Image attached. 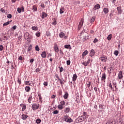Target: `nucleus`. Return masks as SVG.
I'll return each instance as SVG.
<instances>
[{"label":"nucleus","mask_w":124,"mask_h":124,"mask_svg":"<svg viewBox=\"0 0 124 124\" xmlns=\"http://www.w3.org/2000/svg\"><path fill=\"white\" fill-rule=\"evenodd\" d=\"M84 121H86V117H81V116H80L76 119V123L78 124V123H82V122H84Z\"/></svg>","instance_id":"2"},{"label":"nucleus","mask_w":124,"mask_h":124,"mask_svg":"<svg viewBox=\"0 0 124 124\" xmlns=\"http://www.w3.org/2000/svg\"><path fill=\"white\" fill-rule=\"evenodd\" d=\"M12 21H8L7 22H5L3 24V27H5L6 26H8V25H9L10 23H11Z\"/></svg>","instance_id":"33"},{"label":"nucleus","mask_w":124,"mask_h":124,"mask_svg":"<svg viewBox=\"0 0 124 124\" xmlns=\"http://www.w3.org/2000/svg\"><path fill=\"white\" fill-rule=\"evenodd\" d=\"M70 60H68L66 62V64L67 65H70Z\"/></svg>","instance_id":"56"},{"label":"nucleus","mask_w":124,"mask_h":124,"mask_svg":"<svg viewBox=\"0 0 124 124\" xmlns=\"http://www.w3.org/2000/svg\"><path fill=\"white\" fill-rule=\"evenodd\" d=\"M38 95L39 97L40 102H42V97L41 96V94L40 93H38Z\"/></svg>","instance_id":"31"},{"label":"nucleus","mask_w":124,"mask_h":124,"mask_svg":"<svg viewBox=\"0 0 124 124\" xmlns=\"http://www.w3.org/2000/svg\"><path fill=\"white\" fill-rule=\"evenodd\" d=\"M69 111H70V108H66L65 109H64V113H69Z\"/></svg>","instance_id":"25"},{"label":"nucleus","mask_w":124,"mask_h":124,"mask_svg":"<svg viewBox=\"0 0 124 124\" xmlns=\"http://www.w3.org/2000/svg\"><path fill=\"white\" fill-rule=\"evenodd\" d=\"M36 124H40L41 123V120L40 119H37L36 120Z\"/></svg>","instance_id":"42"},{"label":"nucleus","mask_w":124,"mask_h":124,"mask_svg":"<svg viewBox=\"0 0 124 124\" xmlns=\"http://www.w3.org/2000/svg\"><path fill=\"white\" fill-rule=\"evenodd\" d=\"M64 48L65 49H68L69 50H71V46H70V45H65L64 46Z\"/></svg>","instance_id":"21"},{"label":"nucleus","mask_w":124,"mask_h":124,"mask_svg":"<svg viewBox=\"0 0 124 124\" xmlns=\"http://www.w3.org/2000/svg\"><path fill=\"white\" fill-rule=\"evenodd\" d=\"M17 82L19 84V85H21L22 84V81L20 80V78H18Z\"/></svg>","instance_id":"53"},{"label":"nucleus","mask_w":124,"mask_h":124,"mask_svg":"<svg viewBox=\"0 0 124 124\" xmlns=\"http://www.w3.org/2000/svg\"><path fill=\"white\" fill-rule=\"evenodd\" d=\"M101 80V81H104V82H105V80H106V74H105V73L102 75Z\"/></svg>","instance_id":"10"},{"label":"nucleus","mask_w":124,"mask_h":124,"mask_svg":"<svg viewBox=\"0 0 124 124\" xmlns=\"http://www.w3.org/2000/svg\"><path fill=\"white\" fill-rule=\"evenodd\" d=\"M32 9L33 10L34 12V11H37V6L36 5H33L32 7Z\"/></svg>","instance_id":"29"},{"label":"nucleus","mask_w":124,"mask_h":124,"mask_svg":"<svg viewBox=\"0 0 124 124\" xmlns=\"http://www.w3.org/2000/svg\"><path fill=\"white\" fill-rule=\"evenodd\" d=\"M95 54V52L94 51V50L91 49L90 52V57H93Z\"/></svg>","instance_id":"11"},{"label":"nucleus","mask_w":124,"mask_h":124,"mask_svg":"<svg viewBox=\"0 0 124 124\" xmlns=\"http://www.w3.org/2000/svg\"><path fill=\"white\" fill-rule=\"evenodd\" d=\"M31 35H30V33L27 32H26L24 35V38H25V39H27V38H29V37H31Z\"/></svg>","instance_id":"12"},{"label":"nucleus","mask_w":124,"mask_h":124,"mask_svg":"<svg viewBox=\"0 0 124 124\" xmlns=\"http://www.w3.org/2000/svg\"><path fill=\"white\" fill-rule=\"evenodd\" d=\"M103 12L105 13V14H107V13L109 12V10L108 8H105L103 9Z\"/></svg>","instance_id":"30"},{"label":"nucleus","mask_w":124,"mask_h":124,"mask_svg":"<svg viewBox=\"0 0 124 124\" xmlns=\"http://www.w3.org/2000/svg\"><path fill=\"white\" fill-rule=\"evenodd\" d=\"M59 110H55L52 112V114H53V115H56V114H59Z\"/></svg>","instance_id":"38"},{"label":"nucleus","mask_w":124,"mask_h":124,"mask_svg":"<svg viewBox=\"0 0 124 124\" xmlns=\"http://www.w3.org/2000/svg\"><path fill=\"white\" fill-rule=\"evenodd\" d=\"M118 79L120 80L123 79L124 76L123 75V71H120L118 73Z\"/></svg>","instance_id":"9"},{"label":"nucleus","mask_w":124,"mask_h":124,"mask_svg":"<svg viewBox=\"0 0 124 124\" xmlns=\"http://www.w3.org/2000/svg\"><path fill=\"white\" fill-rule=\"evenodd\" d=\"M43 85H44V86H48V82L45 81L43 83Z\"/></svg>","instance_id":"59"},{"label":"nucleus","mask_w":124,"mask_h":124,"mask_svg":"<svg viewBox=\"0 0 124 124\" xmlns=\"http://www.w3.org/2000/svg\"><path fill=\"white\" fill-rule=\"evenodd\" d=\"M32 48V46L31 45H30L28 48V52H31Z\"/></svg>","instance_id":"36"},{"label":"nucleus","mask_w":124,"mask_h":124,"mask_svg":"<svg viewBox=\"0 0 124 124\" xmlns=\"http://www.w3.org/2000/svg\"><path fill=\"white\" fill-rule=\"evenodd\" d=\"M59 36L60 37H61V38H62V37L64 36V33H63V32H61L59 34Z\"/></svg>","instance_id":"35"},{"label":"nucleus","mask_w":124,"mask_h":124,"mask_svg":"<svg viewBox=\"0 0 124 124\" xmlns=\"http://www.w3.org/2000/svg\"><path fill=\"white\" fill-rule=\"evenodd\" d=\"M100 60H101L102 62H105L107 61V57H106L104 55H102L101 57H100Z\"/></svg>","instance_id":"8"},{"label":"nucleus","mask_w":124,"mask_h":124,"mask_svg":"<svg viewBox=\"0 0 124 124\" xmlns=\"http://www.w3.org/2000/svg\"><path fill=\"white\" fill-rule=\"evenodd\" d=\"M118 14H122V12H123V11H122V7H118L117 8Z\"/></svg>","instance_id":"17"},{"label":"nucleus","mask_w":124,"mask_h":124,"mask_svg":"<svg viewBox=\"0 0 124 124\" xmlns=\"http://www.w3.org/2000/svg\"><path fill=\"white\" fill-rule=\"evenodd\" d=\"M63 12H64V8L62 7L60 9V14H62V13H63Z\"/></svg>","instance_id":"32"},{"label":"nucleus","mask_w":124,"mask_h":124,"mask_svg":"<svg viewBox=\"0 0 124 124\" xmlns=\"http://www.w3.org/2000/svg\"><path fill=\"white\" fill-rule=\"evenodd\" d=\"M111 39H112V34H110L108 35L107 37V39L108 40H111Z\"/></svg>","instance_id":"40"},{"label":"nucleus","mask_w":124,"mask_h":124,"mask_svg":"<svg viewBox=\"0 0 124 124\" xmlns=\"http://www.w3.org/2000/svg\"><path fill=\"white\" fill-rule=\"evenodd\" d=\"M89 54V52L87 50H85L82 54V57L84 58L85 56H87Z\"/></svg>","instance_id":"22"},{"label":"nucleus","mask_w":124,"mask_h":124,"mask_svg":"<svg viewBox=\"0 0 124 124\" xmlns=\"http://www.w3.org/2000/svg\"><path fill=\"white\" fill-rule=\"evenodd\" d=\"M63 120L66 123H73V119L66 115L63 116Z\"/></svg>","instance_id":"1"},{"label":"nucleus","mask_w":124,"mask_h":124,"mask_svg":"<svg viewBox=\"0 0 124 124\" xmlns=\"http://www.w3.org/2000/svg\"><path fill=\"white\" fill-rule=\"evenodd\" d=\"M108 87L109 88L111 89V90H113V92H114V89H113V86H112V83L111 82H110L108 84Z\"/></svg>","instance_id":"34"},{"label":"nucleus","mask_w":124,"mask_h":124,"mask_svg":"<svg viewBox=\"0 0 124 124\" xmlns=\"http://www.w3.org/2000/svg\"><path fill=\"white\" fill-rule=\"evenodd\" d=\"M94 20H95V18L94 17H93L91 20V23H93Z\"/></svg>","instance_id":"52"},{"label":"nucleus","mask_w":124,"mask_h":124,"mask_svg":"<svg viewBox=\"0 0 124 124\" xmlns=\"http://www.w3.org/2000/svg\"><path fill=\"white\" fill-rule=\"evenodd\" d=\"M24 84H25V85H29V86H31V82H30V81H25V82H24Z\"/></svg>","instance_id":"37"},{"label":"nucleus","mask_w":124,"mask_h":124,"mask_svg":"<svg viewBox=\"0 0 124 124\" xmlns=\"http://www.w3.org/2000/svg\"><path fill=\"white\" fill-rule=\"evenodd\" d=\"M58 108L59 109V110H62V108H63V107L62 106H61V105H59L58 106Z\"/></svg>","instance_id":"39"},{"label":"nucleus","mask_w":124,"mask_h":124,"mask_svg":"<svg viewBox=\"0 0 124 124\" xmlns=\"http://www.w3.org/2000/svg\"><path fill=\"white\" fill-rule=\"evenodd\" d=\"M46 35H47V36H50L51 35V33H50V32L47 31L46 32Z\"/></svg>","instance_id":"61"},{"label":"nucleus","mask_w":124,"mask_h":124,"mask_svg":"<svg viewBox=\"0 0 124 124\" xmlns=\"http://www.w3.org/2000/svg\"><path fill=\"white\" fill-rule=\"evenodd\" d=\"M69 94H68V93L65 92L64 95H63V98L64 99H67L68 98Z\"/></svg>","instance_id":"19"},{"label":"nucleus","mask_w":124,"mask_h":124,"mask_svg":"<svg viewBox=\"0 0 124 124\" xmlns=\"http://www.w3.org/2000/svg\"><path fill=\"white\" fill-rule=\"evenodd\" d=\"M53 21L52 22V25H57V23H56V18H53Z\"/></svg>","instance_id":"43"},{"label":"nucleus","mask_w":124,"mask_h":124,"mask_svg":"<svg viewBox=\"0 0 124 124\" xmlns=\"http://www.w3.org/2000/svg\"><path fill=\"white\" fill-rule=\"evenodd\" d=\"M100 8V5L97 4L94 6L93 8V10H96V9H99Z\"/></svg>","instance_id":"18"},{"label":"nucleus","mask_w":124,"mask_h":124,"mask_svg":"<svg viewBox=\"0 0 124 124\" xmlns=\"http://www.w3.org/2000/svg\"><path fill=\"white\" fill-rule=\"evenodd\" d=\"M31 99H32V96L31 95H30L28 99L29 103H31Z\"/></svg>","instance_id":"27"},{"label":"nucleus","mask_w":124,"mask_h":124,"mask_svg":"<svg viewBox=\"0 0 124 124\" xmlns=\"http://www.w3.org/2000/svg\"><path fill=\"white\" fill-rule=\"evenodd\" d=\"M98 40L96 38H95L93 42V43H96V42H98Z\"/></svg>","instance_id":"60"},{"label":"nucleus","mask_w":124,"mask_h":124,"mask_svg":"<svg viewBox=\"0 0 124 124\" xmlns=\"http://www.w3.org/2000/svg\"><path fill=\"white\" fill-rule=\"evenodd\" d=\"M47 16H48V15L46 13L43 12L42 13V18L43 19H44V18H46V17H47Z\"/></svg>","instance_id":"14"},{"label":"nucleus","mask_w":124,"mask_h":124,"mask_svg":"<svg viewBox=\"0 0 124 124\" xmlns=\"http://www.w3.org/2000/svg\"><path fill=\"white\" fill-rule=\"evenodd\" d=\"M35 49L36 51H37V52H38L40 50L39 47H38V46H37V45L35 46Z\"/></svg>","instance_id":"41"},{"label":"nucleus","mask_w":124,"mask_h":124,"mask_svg":"<svg viewBox=\"0 0 124 124\" xmlns=\"http://www.w3.org/2000/svg\"><path fill=\"white\" fill-rule=\"evenodd\" d=\"M41 57L42 58H46V52L43 51L41 54Z\"/></svg>","instance_id":"23"},{"label":"nucleus","mask_w":124,"mask_h":124,"mask_svg":"<svg viewBox=\"0 0 124 124\" xmlns=\"http://www.w3.org/2000/svg\"><path fill=\"white\" fill-rule=\"evenodd\" d=\"M17 11L18 12V13H21V12H22L21 8H17Z\"/></svg>","instance_id":"48"},{"label":"nucleus","mask_w":124,"mask_h":124,"mask_svg":"<svg viewBox=\"0 0 124 124\" xmlns=\"http://www.w3.org/2000/svg\"><path fill=\"white\" fill-rule=\"evenodd\" d=\"M0 11L1 12H2V13H5V10H4L3 8H1Z\"/></svg>","instance_id":"51"},{"label":"nucleus","mask_w":124,"mask_h":124,"mask_svg":"<svg viewBox=\"0 0 124 124\" xmlns=\"http://www.w3.org/2000/svg\"><path fill=\"white\" fill-rule=\"evenodd\" d=\"M34 62V59H31L30 60V63H32V62Z\"/></svg>","instance_id":"58"},{"label":"nucleus","mask_w":124,"mask_h":124,"mask_svg":"<svg viewBox=\"0 0 124 124\" xmlns=\"http://www.w3.org/2000/svg\"><path fill=\"white\" fill-rule=\"evenodd\" d=\"M55 77H56V78H57V80L58 81H59L60 84H61V85H62V86L64 84L63 81H62V79L61 78H60V77H59V75L56 74Z\"/></svg>","instance_id":"7"},{"label":"nucleus","mask_w":124,"mask_h":124,"mask_svg":"<svg viewBox=\"0 0 124 124\" xmlns=\"http://www.w3.org/2000/svg\"><path fill=\"white\" fill-rule=\"evenodd\" d=\"M22 36H23V34H21V35L19 36V37H18V40L20 41L21 38H22Z\"/></svg>","instance_id":"57"},{"label":"nucleus","mask_w":124,"mask_h":124,"mask_svg":"<svg viewBox=\"0 0 124 124\" xmlns=\"http://www.w3.org/2000/svg\"><path fill=\"white\" fill-rule=\"evenodd\" d=\"M53 49L55 53H59V47L57 43L54 44Z\"/></svg>","instance_id":"6"},{"label":"nucleus","mask_w":124,"mask_h":124,"mask_svg":"<svg viewBox=\"0 0 124 124\" xmlns=\"http://www.w3.org/2000/svg\"><path fill=\"white\" fill-rule=\"evenodd\" d=\"M90 61H91V60L89 59L88 61L83 62L82 63V64H83V65H85V66H87V65H88V64H89V63H90Z\"/></svg>","instance_id":"16"},{"label":"nucleus","mask_w":124,"mask_h":124,"mask_svg":"<svg viewBox=\"0 0 124 124\" xmlns=\"http://www.w3.org/2000/svg\"><path fill=\"white\" fill-rule=\"evenodd\" d=\"M59 68L60 69V73H62V71H63V67H59Z\"/></svg>","instance_id":"44"},{"label":"nucleus","mask_w":124,"mask_h":124,"mask_svg":"<svg viewBox=\"0 0 124 124\" xmlns=\"http://www.w3.org/2000/svg\"><path fill=\"white\" fill-rule=\"evenodd\" d=\"M83 24H84V18H82L81 19L79 23V24L78 27V31H80V30H81V28H82V26H83Z\"/></svg>","instance_id":"4"},{"label":"nucleus","mask_w":124,"mask_h":124,"mask_svg":"<svg viewBox=\"0 0 124 124\" xmlns=\"http://www.w3.org/2000/svg\"><path fill=\"white\" fill-rule=\"evenodd\" d=\"M36 36L39 37L40 36V32H37L36 33Z\"/></svg>","instance_id":"49"},{"label":"nucleus","mask_w":124,"mask_h":124,"mask_svg":"<svg viewBox=\"0 0 124 124\" xmlns=\"http://www.w3.org/2000/svg\"><path fill=\"white\" fill-rule=\"evenodd\" d=\"M114 55H115V56H118L119 55V51L118 50H115L114 52Z\"/></svg>","instance_id":"45"},{"label":"nucleus","mask_w":124,"mask_h":124,"mask_svg":"<svg viewBox=\"0 0 124 124\" xmlns=\"http://www.w3.org/2000/svg\"><path fill=\"white\" fill-rule=\"evenodd\" d=\"M2 50H3V46H2V45H0V51H2Z\"/></svg>","instance_id":"63"},{"label":"nucleus","mask_w":124,"mask_h":124,"mask_svg":"<svg viewBox=\"0 0 124 124\" xmlns=\"http://www.w3.org/2000/svg\"><path fill=\"white\" fill-rule=\"evenodd\" d=\"M4 40H7V39H8V37H7V36H4Z\"/></svg>","instance_id":"62"},{"label":"nucleus","mask_w":124,"mask_h":124,"mask_svg":"<svg viewBox=\"0 0 124 124\" xmlns=\"http://www.w3.org/2000/svg\"><path fill=\"white\" fill-rule=\"evenodd\" d=\"M7 18L9 19H11V18H12V15H11V14L8 15Z\"/></svg>","instance_id":"54"},{"label":"nucleus","mask_w":124,"mask_h":124,"mask_svg":"<svg viewBox=\"0 0 124 124\" xmlns=\"http://www.w3.org/2000/svg\"><path fill=\"white\" fill-rule=\"evenodd\" d=\"M32 30L33 31H37V30H38V28H37V27L34 26L32 27Z\"/></svg>","instance_id":"46"},{"label":"nucleus","mask_w":124,"mask_h":124,"mask_svg":"<svg viewBox=\"0 0 124 124\" xmlns=\"http://www.w3.org/2000/svg\"><path fill=\"white\" fill-rule=\"evenodd\" d=\"M81 35H83L84 37L83 41L85 42L86 39H88V38H89V34L87 32H81Z\"/></svg>","instance_id":"3"},{"label":"nucleus","mask_w":124,"mask_h":124,"mask_svg":"<svg viewBox=\"0 0 124 124\" xmlns=\"http://www.w3.org/2000/svg\"><path fill=\"white\" fill-rule=\"evenodd\" d=\"M76 80H77V75L74 74L72 78V81L73 82H75Z\"/></svg>","instance_id":"15"},{"label":"nucleus","mask_w":124,"mask_h":124,"mask_svg":"<svg viewBox=\"0 0 124 124\" xmlns=\"http://www.w3.org/2000/svg\"><path fill=\"white\" fill-rule=\"evenodd\" d=\"M86 84L87 85V87L88 88H90V86H91V81H87L86 82Z\"/></svg>","instance_id":"47"},{"label":"nucleus","mask_w":124,"mask_h":124,"mask_svg":"<svg viewBox=\"0 0 124 124\" xmlns=\"http://www.w3.org/2000/svg\"><path fill=\"white\" fill-rule=\"evenodd\" d=\"M29 118V116L26 114H22L21 115V119L24 120H27Z\"/></svg>","instance_id":"13"},{"label":"nucleus","mask_w":124,"mask_h":124,"mask_svg":"<svg viewBox=\"0 0 124 124\" xmlns=\"http://www.w3.org/2000/svg\"><path fill=\"white\" fill-rule=\"evenodd\" d=\"M27 38V41L28 42H31V36Z\"/></svg>","instance_id":"50"},{"label":"nucleus","mask_w":124,"mask_h":124,"mask_svg":"<svg viewBox=\"0 0 124 124\" xmlns=\"http://www.w3.org/2000/svg\"><path fill=\"white\" fill-rule=\"evenodd\" d=\"M50 98H52V99H56V95H52Z\"/></svg>","instance_id":"55"},{"label":"nucleus","mask_w":124,"mask_h":124,"mask_svg":"<svg viewBox=\"0 0 124 124\" xmlns=\"http://www.w3.org/2000/svg\"><path fill=\"white\" fill-rule=\"evenodd\" d=\"M112 84H113V86H117V82H116L114 81H112Z\"/></svg>","instance_id":"64"},{"label":"nucleus","mask_w":124,"mask_h":124,"mask_svg":"<svg viewBox=\"0 0 124 124\" xmlns=\"http://www.w3.org/2000/svg\"><path fill=\"white\" fill-rule=\"evenodd\" d=\"M60 105H61L62 106H65V102L64 100H62L61 101V102H60Z\"/></svg>","instance_id":"26"},{"label":"nucleus","mask_w":124,"mask_h":124,"mask_svg":"<svg viewBox=\"0 0 124 124\" xmlns=\"http://www.w3.org/2000/svg\"><path fill=\"white\" fill-rule=\"evenodd\" d=\"M83 117L85 118V119H88V114H87V112L85 111L83 112V115H81V117Z\"/></svg>","instance_id":"20"},{"label":"nucleus","mask_w":124,"mask_h":124,"mask_svg":"<svg viewBox=\"0 0 124 124\" xmlns=\"http://www.w3.org/2000/svg\"><path fill=\"white\" fill-rule=\"evenodd\" d=\"M39 104L34 103L32 104L31 108L34 111V110H37L39 108Z\"/></svg>","instance_id":"5"},{"label":"nucleus","mask_w":124,"mask_h":124,"mask_svg":"<svg viewBox=\"0 0 124 124\" xmlns=\"http://www.w3.org/2000/svg\"><path fill=\"white\" fill-rule=\"evenodd\" d=\"M20 106H22V111H23L27 109V106L25 105H20Z\"/></svg>","instance_id":"28"},{"label":"nucleus","mask_w":124,"mask_h":124,"mask_svg":"<svg viewBox=\"0 0 124 124\" xmlns=\"http://www.w3.org/2000/svg\"><path fill=\"white\" fill-rule=\"evenodd\" d=\"M25 91L26 92H27V93H29V92H30V91H31V87H30V86H26L25 88Z\"/></svg>","instance_id":"24"}]
</instances>
